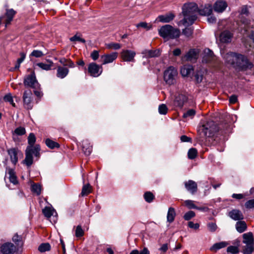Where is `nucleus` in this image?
Wrapping results in <instances>:
<instances>
[{
    "instance_id": "nucleus-1",
    "label": "nucleus",
    "mask_w": 254,
    "mask_h": 254,
    "mask_svg": "<svg viewBox=\"0 0 254 254\" xmlns=\"http://www.w3.org/2000/svg\"><path fill=\"white\" fill-rule=\"evenodd\" d=\"M212 10L213 7L209 3L204 4L199 9L195 3H185L182 8V13L184 16L182 23L184 25H192L196 20L198 13L201 15L209 16L211 14Z\"/></svg>"
},
{
    "instance_id": "nucleus-2",
    "label": "nucleus",
    "mask_w": 254,
    "mask_h": 254,
    "mask_svg": "<svg viewBox=\"0 0 254 254\" xmlns=\"http://www.w3.org/2000/svg\"><path fill=\"white\" fill-rule=\"evenodd\" d=\"M160 36L164 39H175L180 35V31L177 28H174L170 25H165L162 26L159 30Z\"/></svg>"
},
{
    "instance_id": "nucleus-3",
    "label": "nucleus",
    "mask_w": 254,
    "mask_h": 254,
    "mask_svg": "<svg viewBox=\"0 0 254 254\" xmlns=\"http://www.w3.org/2000/svg\"><path fill=\"white\" fill-rule=\"evenodd\" d=\"M201 132L205 136L211 137L219 130V127L212 121H206L200 127Z\"/></svg>"
},
{
    "instance_id": "nucleus-4",
    "label": "nucleus",
    "mask_w": 254,
    "mask_h": 254,
    "mask_svg": "<svg viewBox=\"0 0 254 254\" xmlns=\"http://www.w3.org/2000/svg\"><path fill=\"white\" fill-rule=\"evenodd\" d=\"M178 75L177 70L171 66L164 72V80L167 84L169 85L175 84Z\"/></svg>"
},
{
    "instance_id": "nucleus-5",
    "label": "nucleus",
    "mask_w": 254,
    "mask_h": 254,
    "mask_svg": "<svg viewBox=\"0 0 254 254\" xmlns=\"http://www.w3.org/2000/svg\"><path fill=\"white\" fill-rule=\"evenodd\" d=\"M235 65L240 68L245 70L251 69L254 66L253 63L249 61L247 57L240 54H237Z\"/></svg>"
},
{
    "instance_id": "nucleus-6",
    "label": "nucleus",
    "mask_w": 254,
    "mask_h": 254,
    "mask_svg": "<svg viewBox=\"0 0 254 254\" xmlns=\"http://www.w3.org/2000/svg\"><path fill=\"white\" fill-rule=\"evenodd\" d=\"M24 84L26 87H30L34 89H38L40 84L38 82L34 73L26 76L24 80Z\"/></svg>"
},
{
    "instance_id": "nucleus-7",
    "label": "nucleus",
    "mask_w": 254,
    "mask_h": 254,
    "mask_svg": "<svg viewBox=\"0 0 254 254\" xmlns=\"http://www.w3.org/2000/svg\"><path fill=\"white\" fill-rule=\"evenodd\" d=\"M23 102L24 108L31 110L33 106L32 93L30 90H26L23 95Z\"/></svg>"
},
{
    "instance_id": "nucleus-8",
    "label": "nucleus",
    "mask_w": 254,
    "mask_h": 254,
    "mask_svg": "<svg viewBox=\"0 0 254 254\" xmlns=\"http://www.w3.org/2000/svg\"><path fill=\"white\" fill-rule=\"evenodd\" d=\"M33 155L35 157L39 158L40 156V152L38 155H36L35 150H32L30 147H26L25 150V158L23 160V163L26 164L27 167H30L33 162Z\"/></svg>"
},
{
    "instance_id": "nucleus-9",
    "label": "nucleus",
    "mask_w": 254,
    "mask_h": 254,
    "mask_svg": "<svg viewBox=\"0 0 254 254\" xmlns=\"http://www.w3.org/2000/svg\"><path fill=\"white\" fill-rule=\"evenodd\" d=\"M88 71L91 76L98 77L102 73L103 68L102 65H99L95 63H91L88 65Z\"/></svg>"
},
{
    "instance_id": "nucleus-10",
    "label": "nucleus",
    "mask_w": 254,
    "mask_h": 254,
    "mask_svg": "<svg viewBox=\"0 0 254 254\" xmlns=\"http://www.w3.org/2000/svg\"><path fill=\"white\" fill-rule=\"evenodd\" d=\"M36 137L33 133H30L28 137V145L27 147H30L32 150H35V153L36 155H38L39 152L41 150L40 146L39 144H36L34 146L36 142Z\"/></svg>"
},
{
    "instance_id": "nucleus-11",
    "label": "nucleus",
    "mask_w": 254,
    "mask_h": 254,
    "mask_svg": "<svg viewBox=\"0 0 254 254\" xmlns=\"http://www.w3.org/2000/svg\"><path fill=\"white\" fill-rule=\"evenodd\" d=\"M233 37V33L228 30L223 31L219 35V40L222 43H230Z\"/></svg>"
},
{
    "instance_id": "nucleus-12",
    "label": "nucleus",
    "mask_w": 254,
    "mask_h": 254,
    "mask_svg": "<svg viewBox=\"0 0 254 254\" xmlns=\"http://www.w3.org/2000/svg\"><path fill=\"white\" fill-rule=\"evenodd\" d=\"M2 254H14L16 251V247L11 243H5L0 248Z\"/></svg>"
},
{
    "instance_id": "nucleus-13",
    "label": "nucleus",
    "mask_w": 254,
    "mask_h": 254,
    "mask_svg": "<svg viewBox=\"0 0 254 254\" xmlns=\"http://www.w3.org/2000/svg\"><path fill=\"white\" fill-rule=\"evenodd\" d=\"M187 100L188 98L185 94L182 93H178L175 96L174 104L177 107L182 108Z\"/></svg>"
},
{
    "instance_id": "nucleus-14",
    "label": "nucleus",
    "mask_w": 254,
    "mask_h": 254,
    "mask_svg": "<svg viewBox=\"0 0 254 254\" xmlns=\"http://www.w3.org/2000/svg\"><path fill=\"white\" fill-rule=\"evenodd\" d=\"M228 6L226 1L222 0H217L212 6L214 10L217 13H222Z\"/></svg>"
},
{
    "instance_id": "nucleus-15",
    "label": "nucleus",
    "mask_w": 254,
    "mask_h": 254,
    "mask_svg": "<svg viewBox=\"0 0 254 254\" xmlns=\"http://www.w3.org/2000/svg\"><path fill=\"white\" fill-rule=\"evenodd\" d=\"M123 60L126 62H134L136 53L134 51L124 50L121 53Z\"/></svg>"
},
{
    "instance_id": "nucleus-16",
    "label": "nucleus",
    "mask_w": 254,
    "mask_h": 254,
    "mask_svg": "<svg viewBox=\"0 0 254 254\" xmlns=\"http://www.w3.org/2000/svg\"><path fill=\"white\" fill-rule=\"evenodd\" d=\"M118 57V53L117 52H113L110 54H105L101 57L102 60V64L113 62Z\"/></svg>"
},
{
    "instance_id": "nucleus-17",
    "label": "nucleus",
    "mask_w": 254,
    "mask_h": 254,
    "mask_svg": "<svg viewBox=\"0 0 254 254\" xmlns=\"http://www.w3.org/2000/svg\"><path fill=\"white\" fill-rule=\"evenodd\" d=\"M222 55L227 63L232 65L235 64L237 53L229 52L225 54H222Z\"/></svg>"
},
{
    "instance_id": "nucleus-18",
    "label": "nucleus",
    "mask_w": 254,
    "mask_h": 254,
    "mask_svg": "<svg viewBox=\"0 0 254 254\" xmlns=\"http://www.w3.org/2000/svg\"><path fill=\"white\" fill-rule=\"evenodd\" d=\"M228 216L235 221L242 220L244 217L243 213L238 209H233L229 212Z\"/></svg>"
},
{
    "instance_id": "nucleus-19",
    "label": "nucleus",
    "mask_w": 254,
    "mask_h": 254,
    "mask_svg": "<svg viewBox=\"0 0 254 254\" xmlns=\"http://www.w3.org/2000/svg\"><path fill=\"white\" fill-rule=\"evenodd\" d=\"M141 54L143 55V57L146 58L157 57L160 55L159 50H144L142 52Z\"/></svg>"
},
{
    "instance_id": "nucleus-20",
    "label": "nucleus",
    "mask_w": 254,
    "mask_h": 254,
    "mask_svg": "<svg viewBox=\"0 0 254 254\" xmlns=\"http://www.w3.org/2000/svg\"><path fill=\"white\" fill-rule=\"evenodd\" d=\"M186 189L191 193L194 194L197 191V186L196 183L192 180H189L185 184Z\"/></svg>"
},
{
    "instance_id": "nucleus-21",
    "label": "nucleus",
    "mask_w": 254,
    "mask_h": 254,
    "mask_svg": "<svg viewBox=\"0 0 254 254\" xmlns=\"http://www.w3.org/2000/svg\"><path fill=\"white\" fill-rule=\"evenodd\" d=\"M8 154L10 156L11 161L13 164H16L18 161L17 153L18 149L12 148L8 150Z\"/></svg>"
},
{
    "instance_id": "nucleus-22",
    "label": "nucleus",
    "mask_w": 254,
    "mask_h": 254,
    "mask_svg": "<svg viewBox=\"0 0 254 254\" xmlns=\"http://www.w3.org/2000/svg\"><path fill=\"white\" fill-rule=\"evenodd\" d=\"M213 59V52L209 49H205L204 50V56L202 59V62L207 63H209Z\"/></svg>"
},
{
    "instance_id": "nucleus-23",
    "label": "nucleus",
    "mask_w": 254,
    "mask_h": 254,
    "mask_svg": "<svg viewBox=\"0 0 254 254\" xmlns=\"http://www.w3.org/2000/svg\"><path fill=\"white\" fill-rule=\"evenodd\" d=\"M193 71L192 65L190 64L184 65L181 68V73L183 76H188Z\"/></svg>"
},
{
    "instance_id": "nucleus-24",
    "label": "nucleus",
    "mask_w": 254,
    "mask_h": 254,
    "mask_svg": "<svg viewBox=\"0 0 254 254\" xmlns=\"http://www.w3.org/2000/svg\"><path fill=\"white\" fill-rule=\"evenodd\" d=\"M175 17V15L172 13H167L164 15H159L157 19L163 23H168L172 21Z\"/></svg>"
},
{
    "instance_id": "nucleus-25",
    "label": "nucleus",
    "mask_w": 254,
    "mask_h": 254,
    "mask_svg": "<svg viewBox=\"0 0 254 254\" xmlns=\"http://www.w3.org/2000/svg\"><path fill=\"white\" fill-rule=\"evenodd\" d=\"M82 150L86 155L91 154L92 150V147L90 145L88 140H84L82 142Z\"/></svg>"
},
{
    "instance_id": "nucleus-26",
    "label": "nucleus",
    "mask_w": 254,
    "mask_h": 254,
    "mask_svg": "<svg viewBox=\"0 0 254 254\" xmlns=\"http://www.w3.org/2000/svg\"><path fill=\"white\" fill-rule=\"evenodd\" d=\"M69 70L67 68L62 66H58L57 68V76L60 78H64L68 73Z\"/></svg>"
},
{
    "instance_id": "nucleus-27",
    "label": "nucleus",
    "mask_w": 254,
    "mask_h": 254,
    "mask_svg": "<svg viewBox=\"0 0 254 254\" xmlns=\"http://www.w3.org/2000/svg\"><path fill=\"white\" fill-rule=\"evenodd\" d=\"M243 237L244 239L243 241V243L246 245L254 244V240L252 233L249 232L245 233L243 234Z\"/></svg>"
},
{
    "instance_id": "nucleus-28",
    "label": "nucleus",
    "mask_w": 254,
    "mask_h": 254,
    "mask_svg": "<svg viewBox=\"0 0 254 254\" xmlns=\"http://www.w3.org/2000/svg\"><path fill=\"white\" fill-rule=\"evenodd\" d=\"M237 231L241 233L245 231L247 228L246 223L244 221L239 220L236 223Z\"/></svg>"
},
{
    "instance_id": "nucleus-29",
    "label": "nucleus",
    "mask_w": 254,
    "mask_h": 254,
    "mask_svg": "<svg viewBox=\"0 0 254 254\" xmlns=\"http://www.w3.org/2000/svg\"><path fill=\"white\" fill-rule=\"evenodd\" d=\"M197 52L195 49H192L189 51V52L186 54L184 58L187 61H192V60H195L197 59Z\"/></svg>"
},
{
    "instance_id": "nucleus-30",
    "label": "nucleus",
    "mask_w": 254,
    "mask_h": 254,
    "mask_svg": "<svg viewBox=\"0 0 254 254\" xmlns=\"http://www.w3.org/2000/svg\"><path fill=\"white\" fill-rule=\"evenodd\" d=\"M175 216L176 212L175 209L173 207H169L167 215V221L169 223L173 222L175 219Z\"/></svg>"
},
{
    "instance_id": "nucleus-31",
    "label": "nucleus",
    "mask_w": 254,
    "mask_h": 254,
    "mask_svg": "<svg viewBox=\"0 0 254 254\" xmlns=\"http://www.w3.org/2000/svg\"><path fill=\"white\" fill-rule=\"evenodd\" d=\"M48 63H39L37 64V65L39 66L40 68H42V69L46 70H49L51 69V67H52L54 63L52 61L48 60L47 61Z\"/></svg>"
},
{
    "instance_id": "nucleus-32",
    "label": "nucleus",
    "mask_w": 254,
    "mask_h": 254,
    "mask_svg": "<svg viewBox=\"0 0 254 254\" xmlns=\"http://www.w3.org/2000/svg\"><path fill=\"white\" fill-rule=\"evenodd\" d=\"M60 63L64 66H68L70 68L75 67V64L70 59H66L65 58H61L59 60Z\"/></svg>"
},
{
    "instance_id": "nucleus-33",
    "label": "nucleus",
    "mask_w": 254,
    "mask_h": 254,
    "mask_svg": "<svg viewBox=\"0 0 254 254\" xmlns=\"http://www.w3.org/2000/svg\"><path fill=\"white\" fill-rule=\"evenodd\" d=\"M16 12L13 9H7L6 12V25L10 23L12 20Z\"/></svg>"
},
{
    "instance_id": "nucleus-34",
    "label": "nucleus",
    "mask_w": 254,
    "mask_h": 254,
    "mask_svg": "<svg viewBox=\"0 0 254 254\" xmlns=\"http://www.w3.org/2000/svg\"><path fill=\"white\" fill-rule=\"evenodd\" d=\"M228 243L226 242H221L214 244L210 248V250L217 251V250L225 248L228 245Z\"/></svg>"
},
{
    "instance_id": "nucleus-35",
    "label": "nucleus",
    "mask_w": 254,
    "mask_h": 254,
    "mask_svg": "<svg viewBox=\"0 0 254 254\" xmlns=\"http://www.w3.org/2000/svg\"><path fill=\"white\" fill-rule=\"evenodd\" d=\"M45 143L46 145L51 149L59 148L60 147V145L58 143L50 139V138H47L46 139Z\"/></svg>"
},
{
    "instance_id": "nucleus-36",
    "label": "nucleus",
    "mask_w": 254,
    "mask_h": 254,
    "mask_svg": "<svg viewBox=\"0 0 254 254\" xmlns=\"http://www.w3.org/2000/svg\"><path fill=\"white\" fill-rule=\"evenodd\" d=\"M54 209L50 207H45L43 210L42 212L44 216L47 218H50L53 214Z\"/></svg>"
},
{
    "instance_id": "nucleus-37",
    "label": "nucleus",
    "mask_w": 254,
    "mask_h": 254,
    "mask_svg": "<svg viewBox=\"0 0 254 254\" xmlns=\"http://www.w3.org/2000/svg\"><path fill=\"white\" fill-rule=\"evenodd\" d=\"M144 198L146 202L150 203L154 200L155 196L151 192L147 191L144 194Z\"/></svg>"
},
{
    "instance_id": "nucleus-38",
    "label": "nucleus",
    "mask_w": 254,
    "mask_h": 254,
    "mask_svg": "<svg viewBox=\"0 0 254 254\" xmlns=\"http://www.w3.org/2000/svg\"><path fill=\"white\" fill-rule=\"evenodd\" d=\"M31 190L33 192L36 193L37 195L40 194L41 192V187L38 184H33L31 186Z\"/></svg>"
},
{
    "instance_id": "nucleus-39",
    "label": "nucleus",
    "mask_w": 254,
    "mask_h": 254,
    "mask_svg": "<svg viewBox=\"0 0 254 254\" xmlns=\"http://www.w3.org/2000/svg\"><path fill=\"white\" fill-rule=\"evenodd\" d=\"M196 112L194 109H190L184 113L183 117L184 118L192 119L195 115Z\"/></svg>"
},
{
    "instance_id": "nucleus-40",
    "label": "nucleus",
    "mask_w": 254,
    "mask_h": 254,
    "mask_svg": "<svg viewBox=\"0 0 254 254\" xmlns=\"http://www.w3.org/2000/svg\"><path fill=\"white\" fill-rule=\"evenodd\" d=\"M254 244L246 245L243 250L244 254H252L254 252Z\"/></svg>"
},
{
    "instance_id": "nucleus-41",
    "label": "nucleus",
    "mask_w": 254,
    "mask_h": 254,
    "mask_svg": "<svg viewBox=\"0 0 254 254\" xmlns=\"http://www.w3.org/2000/svg\"><path fill=\"white\" fill-rule=\"evenodd\" d=\"M50 249L51 246L49 243H43L39 246L38 250L43 253L50 251Z\"/></svg>"
},
{
    "instance_id": "nucleus-42",
    "label": "nucleus",
    "mask_w": 254,
    "mask_h": 254,
    "mask_svg": "<svg viewBox=\"0 0 254 254\" xmlns=\"http://www.w3.org/2000/svg\"><path fill=\"white\" fill-rule=\"evenodd\" d=\"M8 175L10 182L14 185L17 184L18 181L14 172L12 170H10L8 172Z\"/></svg>"
},
{
    "instance_id": "nucleus-43",
    "label": "nucleus",
    "mask_w": 254,
    "mask_h": 254,
    "mask_svg": "<svg viewBox=\"0 0 254 254\" xmlns=\"http://www.w3.org/2000/svg\"><path fill=\"white\" fill-rule=\"evenodd\" d=\"M91 192V186L89 184H87L83 186L81 194L82 196H85Z\"/></svg>"
},
{
    "instance_id": "nucleus-44",
    "label": "nucleus",
    "mask_w": 254,
    "mask_h": 254,
    "mask_svg": "<svg viewBox=\"0 0 254 254\" xmlns=\"http://www.w3.org/2000/svg\"><path fill=\"white\" fill-rule=\"evenodd\" d=\"M12 241L17 246L22 244L21 236L18 235L17 233L15 234L13 236Z\"/></svg>"
},
{
    "instance_id": "nucleus-45",
    "label": "nucleus",
    "mask_w": 254,
    "mask_h": 254,
    "mask_svg": "<svg viewBox=\"0 0 254 254\" xmlns=\"http://www.w3.org/2000/svg\"><path fill=\"white\" fill-rule=\"evenodd\" d=\"M106 47L109 49L118 50L121 48V45L119 43H110L106 45Z\"/></svg>"
},
{
    "instance_id": "nucleus-46",
    "label": "nucleus",
    "mask_w": 254,
    "mask_h": 254,
    "mask_svg": "<svg viewBox=\"0 0 254 254\" xmlns=\"http://www.w3.org/2000/svg\"><path fill=\"white\" fill-rule=\"evenodd\" d=\"M197 150L195 148H191L189 149L188 156L189 159H194L197 155Z\"/></svg>"
},
{
    "instance_id": "nucleus-47",
    "label": "nucleus",
    "mask_w": 254,
    "mask_h": 254,
    "mask_svg": "<svg viewBox=\"0 0 254 254\" xmlns=\"http://www.w3.org/2000/svg\"><path fill=\"white\" fill-rule=\"evenodd\" d=\"M193 31V29L191 27H187L185 28L182 32V34L187 37H190Z\"/></svg>"
},
{
    "instance_id": "nucleus-48",
    "label": "nucleus",
    "mask_w": 254,
    "mask_h": 254,
    "mask_svg": "<svg viewBox=\"0 0 254 254\" xmlns=\"http://www.w3.org/2000/svg\"><path fill=\"white\" fill-rule=\"evenodd\" d=\"M3 100L5 102H9L13 107H15L16 106L11 94L5 95L3 97Z\"/></svg>"
},
{
    "instance_id": "nucleus-49",
    "label": "nucleus",
    "mask_w": 254,
    "mask_h": 254,
    "mask_svg": "<svg viewBox=\"0 0 254 254\" xmlns=\"http://www.w3.org/2000/svg\"><path fill=\"white\" fill-rule=\"evenodd\" d=\"M195 216V213L193 211L190 210L186 213L184 215V219L185 220L189 221Z\"/></svg>"
},
{
    "instance_id": "nucleus-50",
    "label": "nucleus",
    "mask_w": 254,
    "mask_h": 254,
    "mask_svg": "<svg viewBox=\"0 0 254 254\" xmlns=\"http://www.w3.org/2000/svg\"><path fill=\"white\" fill-rule=\"evenodd\" d=\"M203 74L200 71H197L194 74V79L197 83H200L203 79Z\"/></svg>"
},
{
    "instance_id": "nucleus-51",
    "label": "nucleus",
    "mask_w": 254,
    "mask_h": 254,
    "mask_svg": "<svg viewBox=\"0 0 254 254\" xmlns=\"http://www.w3.org/2000/svg\"><path fill=\"white\" fill-rule=\"evenodd\" d=\"M158 111L160 114L166 115L168 112L167 107L165 104H162L159 106Z\"/></svg>"
},
{
    "instance_id": "nucleus-52",
    "label": "nucleus",
    "mask_w": 254,
    "mask_h": 254,
    "mask_svg": "<svg viewBox=\"0 0 254 254\" xmlns=\"http://www.w3.org/2000/svg\"><path fill=\"white\" fill-rule=\"evenodd\" d=\"M227 251L228 253L232 254H238L239 252V249L236 246H231L227 248Z\"/></svg>"
},
{
    "instance_id": "nucleus-53",
    "label": "nucleus",
    "mask_w": 254,
    "mask_h": 254,
    "mask_svg": "<svg viewBox=\"0 0 254 254\" xmlns=\"http://www.w3.org/2000/svg\"><path fill=\"white\" fill-rule=\"evenodd\" d=\"M185 205L189 209H195L196 206L194 204V201L191 200H187L185 201Z\"/></svg>"
},
{
    "instance_id": "nucleus-54",
    "label": "nucleus",
    "mask_w": 254,
    "mask_h": 254,
    "mask_svg": "<svg viewBox=\"0 0 254 254\" xmlns=\"http://www.w3.org/2000/svg\"><path fill=\"white\" fill-rule=\"evenodd\" d=\"M45 54L40 50H33L31 53L30 56L34 57L36 58H41Z\"/></svg>"
},
{
    "instance_id": "nucleus-55",
    "label": "nucleus",
    "mask_w": 254,
    "mask_h": 254,
    "mask_svg": "<svg viewBox=\"0 0 254 254\" xmlns=\"http://www.w3.org/2000/svg\"><path fill=\"white\" fill-rule=\"evenodd\" d=\"M84 235V231L82 230L81 226L78 225L76 227L75 230V236L76 237H82Z\"/></svg>"
},
{
    "instance_id": "nucleus-56",
    "label": "nucleus",
    "mask_w": 254,
    "mask_h": 254,
    "mask_svg": "<svg viewBox=\"0 0 254 254\" xmlns=\"http://www.w3.org/2000/svg\"><path fill=\"white\" fill-rule=\"evenodd\" d=\"M245 206L249 209L254 208V199L247 201L245 203Z\"/></svg>"
},
{
    "instance_id": "nucleus-57",
    "label": "nucleus",
    "mask_w": 254,
    "mask_h": 254,
    "mask_svg": "<svg viewBox=\"0 0 254 254\" xmlns=\"http://www.w3.org/2000/svg\"><path fill=\"white\" fill-rule=\"evenodd\" d=\"M14 132L17 135H22L26 133V131L24 127H20L15 129Z\"/></svg>"
},
{
    "instance_id": "nucleus-58",
    "label": "nucleus",
    "mask_w": 254,
    "mask_h": 254,
    "mask_svg": "<svg viewBox=\"0 0 254 254\" xmlns=\"http://www.w3.org/2000/svg\"><path fill=\"white\" fill-rule=\"evenodd\" d=\"M136 26L137 28H143L147 30H149L151 28V25H148V24L145 22H141L136 24Z\"/></svg>"
},
{
    "instance_id": "nucleus-59",
    "label": "nucleus",
    "mask_w": 254,
    "mask_h": 254,
    "mask_svg": "<svg viewBox=\"0 0 254 254\" xmlns=\"http://www.w3.org/2000/svg\"><path fill=\"white\" fill-rule=\"evenodd\" d=\"M207 227L209 231L211 232H214L216 230L217 226L216 223L210 222L208 223Z\"/></svg>"
},
{
    "instance_id": "nucleus-60",
    "label": "nucleus",
    "mask_w": 254,
    "mask_h": 254,
    "mask_svg": "<svg viewBox=\"0 0 254 254\" xmlns=\"http://www.w3.org/2000/svg\"><path fill=\"white\" fill-rule=\"evenodd\" d=\"M70 41H72V42L79 41V42H81L83 43H85L86 42L84 39L80 38L79 36H77V35H75L73 37H71L70 38Z\"/></svg>"
},
{
    "instance_id": "nucleus-61",
    "label": "nucleus",
    "mask_w": 254,
    "mask_h": 254,
    "mask_svg": "<svg viewBox=\"0 0 254 254\" xmlns=\"http://www.w3.org/2000/svg\"><path fill=\"white\" fill-rule=\"evenodd\" d=\"M188 226L190 228H191V229H194V230H197L199 227V224L198 223H194L192 221H190V222H188Z\"/></svg>"
},
{
    "instance_id": "nucleus-62",
    "label": "nucleus",
    "mask_w": 254,
    "mask_h": 254,
    "mask_svg": "<svg viewBox=\"0 0 254 254\" xmlns=\"http://www.w3.org/2000/svg\"><path fill=\"white\" fill-rule=\"evenodd\" d=\"M91 58L94 61L97 60L99 56V51L96 50H94L91 53L90 55Z\"/></svg>"
},
{
    "instance_id": "nucleus-63",
    "label": "nucleus",
    "mask_w": 254,
    "mask_h": 254,
    "mask_svg": "<svg viewBox=\"0 0 254 254\" xmlns=\"http://www.w3.org/2000/svg\"><path fill=\"white\" fill-rule=\"evenodd\" d=\"M241 14H245L246 15H248L249 14V10L247 5H244L241 9Z\"/></svg>"
},
{
    "instance_id": "nucleus-64",
    "label": "nucleus",
    "mask_w": 254,
    "mask_h": 254,
    "mask_svg": "<svg viewBox=\"0 0 254 254\" xmlns=\"http://www.w3.org/2000/svg\"><path fill=\"white\" fill-rule=\"evenodd\" d=\"M207 21L209 23H215L216 22V18L214 15H209L207 18Z\"/></svg>"
}]
</instances>
